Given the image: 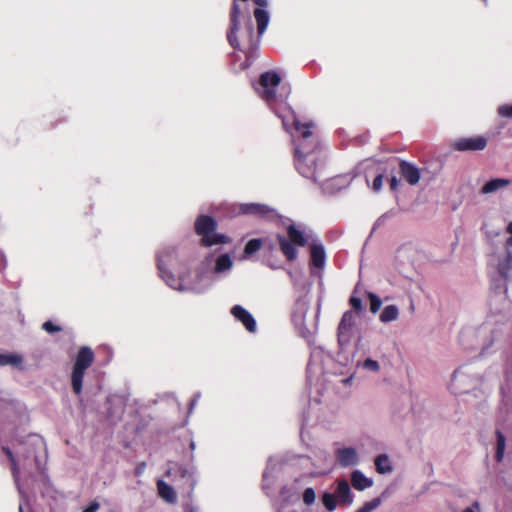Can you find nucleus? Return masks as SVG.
Segmentation results:
<instances>
[{"label":"nucleus","mask_w":512,"mask_h":512,"mask_svg":"<svg viewBox=\"0 0 512 512\" xmlns=\"http://www.w3.org/2000/svg\"><path fill=\"white\" fill-rule=\"evenodd\" d=\"M282 120L284 129L291 135L294 144V165L300 175L320 182L321 147L313 135V123H301L291 109L274 111Z\"/></svg>","instance_id":"f257e3e1"},{"label":"nucleus","mask_w":512,"mask_h":512,"mask_svg":"<svg viewBox=\"0 0 512 512\" xmlns=\"http://www.w3.org/2000/svg\"><path fill=\"white\" fill-rule=\"evenodd\" d=\"M156 261L160 277L176 291L203 293L210 286V282L203 274H197L195 281H190L185 274H181L178 278L174 276L170 268L176 269L181 265L179 255L174 247L167 246L160 249L156 254Z\"/></svg>","instance_id":"f03ea898"},{"label":"nucleus","mask_w":512,"mask_h":512,"mask_svg":"<svg viewBox=\"0 0 512 512\" xmlns=\"http://www.w3.org/2000/svg\"><path fill=\"white\" fill-rule=\"evenodd\" d=\"M254 2L258 6L254 10V17L257 23L258 39L256 41H254L253 39L254 27L249 14L247 15V21L241 33L242 38L247 40L251 50H255L258 48L260 39L262 35L265 33L270 22V14L266 9L269 5L268 0H254Z\"/></svg>","instance_id":"7ed1b4c3"},{"label":"nucleus","mask_w":512,"mask_h":512,"mask_svg":"<svg viewBox=\"0 0 512 512\" xmlns=\"http://www.w3.org/2000/svg\"><path fill=\"white\" fill-rule=\"evenodd\" d=\"M354 493L347 480L338 479L333 492L325 491L321 495V502L328 512L336 510L337 506H350L354 502Z\"/></svg>","instance_id":"20e7f679"},{"label":"nucleus","mask_w":512,"mask_h":512,"mask_svg":"<svg viewBox=\"0 0 512 512\" xmlns=\"http://www.w3.org/2000/svg\"><path fill=\"white\" fill-rule=\"evenodd\" d=\"M216 221L206 215H200L195 221V232L201 236V245L212 247L230 242V238L222 233H217Z\"/></svg>","instance_id":"39448f33"},{"label":"nucleus","mask_w":512,"mask_h":512,"mask_svg":"<svg viewBox=\"0 0 512 512\" xmlns=\"http://www.w3.org/2000/svg\"><path fill=\"white\" fill-rule=\"evenodd\" d=\"M94 352L90 347L83 346L79 349L71 373L73 392L80 395L83 389V379L86 370L93 364Z\"/></svg>","instance_id":"423d86ee"},{"label":"nucleus","mask_w":512,"mask_h":512,"mask_svg":"<svg viewBox=\"0 0 512 512\" xmlns=\"http://www.w3.org/2000/svg\"><path fill=\"white\" fill-rule=\"evenodd\" d=\"M281 83L280 75L275 71H267L260 75L259 88H256L258 95L263 99L269 106L273 103L286 100L288 93L284 95H277L275 89L279 87Z\"/></svg>","instance_id":"0eeeda50"},{"label":"nucleus","mask_w":512,"mask_h":512,"mask_svg":"<svg viewBox=\"0 0 512 512\" xmlns=\"http://www.w3.org/2000/svg\"><path fill=\"white\" fill-rule=\"evenodd\" d=\"M17 453L24 458V462L31 460L35 463L36 469L40 473L44 472V465L39 458V453H43L44 457H46V444L42 437L30 435ZM24 465H26V463H24Z\"/></svg>","instance_id":"6e6552de"},{"label":"nucleus","mask_w":512,"mask_h":512,"mask_svg":"<svg viewBox=\"0 0 512 512\" xmlns=\"http://www.w3.org/2000/svg\"><path fill=\"white\" fill-rule=\"evenodd\" d=\"M355 319V314L352 310L345 311L341 317L337 327V341L341 350H344L353 338Z\"/></svg>","instance_id":"1a4fd4ad"},{"label":"nucleus","mask_w":512,"mask_h":512,"mask_svg":"<svg viewBox=\"0 0 512 512\" xmlns=\"http://www.w3.org/2000/svg\"><path fill=\"white\" fill-rule=\"evenodd\" d=\"M237 212L239 214L251 215L263 220H274L280 217L279 213L275 208L261 203L238 204Z\"/></svg>","instance_id":"9d476101"},{"label":"nucleus","mask_w":512,"mask_h":512,"mask_svg":"<svg viewBox=\"0 0 512 512\" xmlns=\"http://www.w3.org/2000/svg\"><path fill=\"white\" fill-rule=\"evenodd\" d=\"M329 358L330 355L321 346L311 347L310 359L307 365V378L309 381H312L314 376L323 372L324 361Z\"/></svg>","instance_id":"9b49d317"},{"label":"nucleus","mask_w":512,"mask_h":512,"mask_svg":"<svg viewBox=\"0 0 512 512\" xmlns=\"http://www.w3.org/2000/svg\"><path fill=\"white\" fill-rule=\"evenodd\" d=\"M308 311V303L305 299H298L296 308L292 313V320L299 331L301 337L305 338L308 342L313 338V333L305 326L304 318Z\"/></svg>","instance_id":"f8f14e48"},{"label":"nucleus","mask_w":512,"mask_h":512,"mask_svg":"<svg viewBox=\"0 0 512 512\" xmlns=\"http://www.w3.org/2000/svg\"><path fill=\"white\" fill-rule=\"evenodd\" d=\"M474 378L466 371V367L462 366L454 371L451 378L450 390L454 394H461L473 385Z\"/></svg>","instance_id":"ddd939ff"},{"label":"nucleus","mask_w":512,"mask_h":512,"mask_svg":"<svg viewBox=\"0 0 512 512\" xmlns=\"http://www.w3.org/2000/svg\"><path fill=\"white\" fill-rule=\"evenodd\" d=\"M487 146V139L484 136L460 138L453 143L457 151H481Z\"/></svg>","instance_id":"4468645a"},{"label":"nucleus","mask_w":512,"mask_h":512,"mask_svg":"<svg viewBox=\"0 0 512 512\" xmlns=\"http://www.w3.org/2000/svg\"><path fill=\"white\" fill-rule=\"evenodd\" d=\"M231 315L250 333L257 331V323L253 315L241 305H234L230 310Z\"/></svg>","instance_id":"2eb2a0df"},{"label":"nucleus","mask_w":512,"mask_h":512,"mask_svg":"<svg viewBox=\"0 0 512 512\" xmlns=\"http://www.w3.org/2000/svg\"><path fill=\"white\" fill-rule=\"evenodd\" d=\"M335 457L339 466L343 468L356 466L360 461L358 452L354 447H342L336 449Z\"/></svg>","instance_id":"dca6fc26"},{"label":"nucleus","mask_w":512,"mask_h":512,"mask_svg":"<svg viewBox=\"0 0 512 512\" xmlns=\"http://www.w3.org/2000/svg\"><path fill=\"white\" fill-rule=\"evenodd\" d=\"M3 451L5 452V454L7 455L9 460L11 461L13 478H14L15 484L17 486L18 492H19V494L21 496V501L19 503V512H24L25 507L28 506V500H27L26 493H25L23 487L21 486V484L19 482V466H18V463L16 461V458H15L14 454L10 450V448L3 447Z\"/></svg>","instance_id":"f3484780"},{"label":"nucleus","mask_w":512,"mask_h":512,"mask_svg":"<svg viewBox=\"0 0 512 512\" xmlns=\"http://www.w3.org/2000/svg\"><path fill=\"white\" fill-rule=\"evenodd\" d=\"M232 267V257L228 253H223L216 257L212 273L215 279H221L230 274Z\"/></svg>","instance_id":"a211bd4d"},{"label":"nucleus","mask_w":512,"mask_h":512,"mask_svg":"<svg viewBox=\"0 0 512 512\" xmlns=\"http://www.w3.org/2000/svg\"><path fill=\"white\" fill-rule=\"evenodd\" d=\"M282 458L275 456L270 457L267 462V467L263 473V489L268 492L271 489L275 473L278 471L279 467L282 465Z\"/></svg>","instance_id":"6ab92c4d"},{"label":"nucleus","mask_w":512,"mask_h":512,"mask_svg":"<svg viewBox=\"0 0 512 512\" xmlns=\"http://www.w3.org/2000/svg\"><path fill=\"white\" fill-rule=\"evenodd\" d=\"M349 183L350 180L346 176H336L320 182V187L323 193L334 194L348 186Z\"/></svg>","instance_id":"aec40b11"},{"label":"nucleus","mask_w":512,"mask_h":512,"mask_svg":"<svg viewBox=\"0 0 512 512\" xmlns=\"http://www.w3.org/2000/svg\"><path fill=\"white\" fill-rule=\"evenodd\" d=\"M402 177L410 184L416 185L421 177L420 170L412 163L401 160L399 163Z\"/></svg>","instance_id":"412c9836"},{"label":"nucleus","mask_w":512,"mask_h":512,"mask_svg":"<svg viewBox=\"0 0 512 512\" xmlns=\"http://www.w3.org/2000/svg\"><path fill=\"white\" fill-rule=\"evenodd\" d=\"M326 262V251L323 244L315 241L310 245V263L314 267L323 268Z\"/></svg>","instance_id":"4be33fe9"},{"label":"nucleus","mask_w":512,"mask_h":512,"mask_svg":"<svg viewBox=\"0 0 512 512\" xmlns=\"http://www.w3.org/2000/svg\"><path fill=\"white\" fill-rule=\"evenodd\" d=\"M288 239L295 245L305 246L308 242V235L305 234V230L301 229V226H297L291 223L287 226Z\"/></svg>","instance_id":"5701e85b"},{"label":"nucleus","mask_w":512,"mask_h":512,"mask_svg":"<svg viewBox=\"0 0 512 512\" xmlns=\"http://www.w3.org/2000/svg\"><path fill=\"white\" fill-rule=\"evenodd\" d=\"M351 484L354 489L364 491L373 486V479L366 477L361 470H354L350 475Z\"/></svg>","instance_id":"b1692460"},{"label":"nucleus","mask_w":512,"mask_h":512,"mask_svg":"<svg viewBox=\"0 0 512 512\" xmlns=\"http://www.w3.org/2000/svg\"><path fill=\"white\" fill-rule=\"evenodd\" d=\"M277 240L280 246V250L286 257V259L288 261L295 260L298 256V251L294 246L295 244H293L288 238L281 234L277 235Z\"/></svg>","instance_id":"393cba45"},{"label":"nucleus","mask_w":512,"mask_h":512,"mask_svg":"<svg viewBox=\"0 0 512 512\" xmlns=\"http://www.w3.org/2000/svg\"><path fill=\"white\" fill-rule=\"evenodd\" d=\"M512 183L511 179L506 178H493L487 181L481 188L482 194H491L495 193L498 190L506 188Z\"/></svg>","instance_id":"a878e982"},{"label":"nucleus","mask_w":512,"mask_h":512,"mask_svg":"<svg viewBox=\"0 0 512 512\" xmlns=\"http://www.w3.org/2000/svg\"><path fill=\"white\" fill-rule=\"evenodd\" d=\"M157 490L159 496L167 503L174 504L177 501V494L174 488L164 480L157 481Z\"/></svg>","instance_id":"bb28decb"},{"label":"nucleus","mask_w":512,"mask_h":512,"mask_svg":"<svg viewBox=\"0 0 512 512\" xmlns=\"http://www.w3.org/2000/svg\"><path fill=\"white\" fill-rule=\"evenodd\" d=\"M376 471L379 474H389L394 470L393 464L387 454H380L374 460Z\"/></svg>","instance_id":"cd10ccee"},{"label":"nucleus","mask_w":512,"mask_h":512,"mask_svg":"<svg viewBox=\"0 0 512 512\" xmlns=\"http://www.w3.org/2000/svg\"><path fill=\"white\" fill-rule=\"evenodd\" d=\"M512 269V252L507 251L506 255L499 260L497 271L502 278H507Z\"/></svg>","instance_id":"c85d7f7f"},{"label":"nucleus","mask_w":512,"mask_h":512,"mask_svg":"<svg viewBox=\"0 0 512 512\" xmlns=\"http://www.w3.org/2000/svg\"><path fill=\"white\" fill-rule=\"evenodd\" d=\"M23 362V357L15 353H0V366L11 365L13 367H20Z\"/></svg>","instance_id":"c756f323"},{"label":"nucleus","mask_w":512,"mask_h":512,"mask_svg":"<svg viewBox=\"0 0 512 512\" xmlns=\"http://www.w3.org/2000/svg\"><path fill=\"white\" fill-rule=\"evenodd\" d=\"M399 316V309L396 305H387L380 313L379 319L383 323L395 321Z\"/></svg>","instance_id":"7c9ffc66"},{"label":"nucleus","mask_w":512,"mask_h":512,"mask_svg":"<svg viewBox=\"0 0 512 512\" xmlns=\"http://www.w3.org/2000/svg\"><path fill=\"white\" fill-rule=\"evenodd\" d=\"M387 495H388V490L386 489L385 491L382 492V494L379 497L374 498L371 501L364 503L363 506L358 508L355 512H372V511H374L381 505L382 500L385 499L387 497Z\"/></svg>","instance_id":"2f4dec72"},{"label":"nucleus","mask_w":512,"mask_h":512,"mask_svg":"<svg viewBox=\"0 0 512 512\" xmlns=\"http://www.w3.org/2000/svg\"><path fill=\"white\" fill-rule=\"evenodd\" d=\"M178 473L183 479H186L187 482H189L190 489L193 491L195 485H196V469L194 467H184L179 466Z\"/></svg>","instance_id":"473e14b6"},{"label":"nucleus","mask_w":512,"mask_h":512,"mask_svg":"<svg viewBox=\"0 0 512 512\" xmlns=\"http://www.w3.org/2000/svg\"><path fill=\"white\" fill-rule=\"evenodd\" d=\"M497 436V445H496V453H495V459L497 462L502 461L506 446V439L505 436L502 434L501 431L497 430L496 432Z\"/></svg>","instance_id":"72a5a7b5"},{"label":"nucleus","mask_w":512,"mask_h":512,"mask_svg":"<svg viewBox=\"0 0 512 512\" xmlns=\"http://www.w3.org/2000/svg\"><path fill=\"white\" fill-rule=\"evenodd\" d=\"M262 247V240L259 238H253L249 240L244 248V256L249 257L256 253Z\"/></svg>","instance_id":"f704fd0d"},{"label":"nucleus","mask_w":512,"mask_h":512,"mask_svg":"<svg viewBox=\"0 0 512 512\" xmlns=\"http://www.w3.org/2000/svg\"><path fill=\"white\" fill-rule=\"evenodd\" d=\"M368 298L370 301V311L374 314L377 313L381 308L382 300L379 296L372 292L368 293Z\"/></svg>","instance_id":"c9c22d12"},{"label":"nucleus","mask_w":512,"mask_h":512,"mask_svg":"<svg viewBox=\"0 0 512 512\" xmlns=\"http://www.w3.org/2000/svg\"><path fill=\"white\" fill-rule=\"evenodd\" d=\"M349 302L353 308L352 311L354 312L355 316L361 315L364 312V306L360 298L351 296Z\"/></svg>","instance_id":"e433bc0d"},{"label":"nucleus","mask_w":512,"mask_h":512,"mask_svg":"<svg viewBox=\"0 0 512 512\" xmlns=\"http://www.w3.org/2000/svg\"><path fill=\"white\" fill-rule=\"evenodd\" d=\"M362 368L368 371L377 372L380 369L379 363L376 360L367 358L361 364Z\"/></svg>","instance_id":"4c0bfd02"},{"label":"nucleus","mask_w":512,"mask_h":512,"mask_svg":"<svg viewBox=\"0 0 512 512\" xmlns=\"http://www.w3.org/2000/svg\"><path fill=\"white\" fill-rule=\"evenodd\" d=\"M316 494L313 488L308 487L303 492V502L306 505H311L315 502Z\"/></svg>","instance_id":"58836bf2"},{"label":"nucleus","mask_w":512,"mask_h":512,"mask_svg":"<svg viewBox=\"0 0 512 512\" xmlns=\"http://www.w3.org/2000/svg\"><path fill=\"white\" fill-rule=\"evenodd\" d=\"M497 113L503 118H512V104H503L497 108Z\"/></svg>","instance_id":"ea45409f"},{"label":"nucleus","mask_w":512,"mask_h":512,"mask_svg":"<svg viewBox=\"0 0 512 512\" xmlns=\"http://www.w3.org/2000/svg\"><path fill=\"white\" fill-rule=\"evenodd\" d=\"M482 230L484 231L486 237L489 240H493L494 238H496V237H498L500 235V230L499 229H490L487 224H484L482 226Z\"/></svg>","instance_id":"a19ab883"},{"label":"nucleus","mask_w":512,"mask_h":512,"mask_svg":"<svg viewBox=\"0 0 512 512\" xmlns=\"http://www.w3.org/2000/svg\"><path fill=\"white\" fill-rule=\"evenodd\" d=\"M42 328L48 333H55L61 331V327L55 325L51 321H46L43 323Z\"/></svg>","instance_id":"79ce46f5"},{"label":"nucleus","mask_w":512,"mask_h":512,"mask_svg":"<svg viewBox=\"0 0 512 512\" xmlns=\"http://www.w3.org/2000/svg\"><path fill=\"white\" fill-rule=\"evenodd\" d=\"M383 178H384V175L382 173L378 174L374 181H373V185H372V189L375 191V192H379L381 189H382V185H383Z\"/></svg>","instance_id":"37998d69"},{"label":"nucleus","mask_w":512,"mask_h":512,"mask_svg":"<svg viewBox=\"0 0 512 512\" xmlns=\"http://www.w3.org/2000/svg\"><path fill=\"white\" fill-rule=\"evenodd\" d=\"M393 215V212L392 211H389V212H386L384 213L383 215H381L377 220L376 222L374 223V226H373V230H375L377 227L383 225L385 223V221Z\"/></svg>","instance_id":"c03bdc74"},{"label":"nucleus","mask_w":512,"mask_h":512,"mask_svg":"<svg viewBox=\"0 0 512 512\" xmlns=\"http://www.w3.org/2000/svg\"><path fill=\"white\" fill-rule=\"evenodd\" d=\"M200 397H201V393L200 392H197V393L194 394V396L191 399L190 404H189L188 414H191L193 412V410L196 407Z\"/></svg>","instance_id":"a18cd8bd"},{"label":"nucleus","mask_w":512,"mask_h":512,"mask_svg":"<svg viewBox=\"0 0 512 512\" xmlns=\"http://www.w3.org/2000/svg\"><path fill=\"white\" fill-rule=\"evenodd\" d=\"M100 505L97 501H92L83 512H96L99 509Z\"/></svg>","instance_id":"49530a36"},{"label":"nucleus","mask_w":512,"mask_h":512,"mask_svg":"<svg viewBox=\"0 0 512 512\" xmlns=\"http://www.w3.org/2000/svg\"><path fill=\"white\" fill-rule=\"evenodd\" d=\"M474 334V331L471 330V329H468V330H465V331H462L461 335H460V342L461 344L465 347V348H469L468 346L465 345L464 343V338L466 336H470V335H473Z\"/></svg>","instance_id":"de8ad7c7"},{"label":"nucleus","mask_w":512,"mask_h":512,"mask_svg":"<svg viewBox=\"0 0 512 512\" xmlns=\"http://www.w3.org/2000/svg\"><path fill=\"white\" fill-rule=\"evenodd\" d=\"M506 231L510 234V237L506 240V246L512 247V221L507 225Z\"/></svg>","instance_id":"09e8293b"},{"label":"nucleus","mask_w":512,"mask_h":512,"mask_svg":"<svg viewBox=\"0 0 512 512\" xmlns=\"http://www.w3.org/2000/svg\"><path fill=\"white\" fill-rule=\"evenodd\" d=\"M145 468H146V463L145 462H141L137 465V467L135 468V474L137 476H140L143 474V472L145 471Z\"/></svg>","instance_id":"8fccbe9b"},{"label":"nucleus","mask_w":512,"mask_h":512,"mask_svg":"<svg viewBox=\"0 0 512 512\" xmlns=\"http://www.w3.org/2000/svg\"><path fill=\"white\" fill-rule=\"evenodd\" d=\"M398 185H399V181H398L397 177L396 176H392L391 179H390V188H391V190H393V191L397 190Z\"/></svg>","instance_id":"3c124183"},{"label":"nucleus","mask_w":512,"mask_h":512,"mask_svg":"<svg viewBox=\"0 0 512 512\" xmlns=\"http://www.w3.org/2000/svg\"><path fill=\"white\" fill-rule=\"evenodd\" d=\"M249 58H250V56L248 55L245 63L242 66L243 69H246V68H248L250 66L251 63L249 61Z\"/></svg>","instance_id":"603ef678"},{"label":"nucleus","mask_w":512,"mask_h":512,"mask_svg":"<svg viewBox=\"0 0 512 512\" xmlns=\"http://www.w3.org/2000/svg\"><path fill=\"white\" fill-rule=\"evenodd\" d=\"M189 447H190V449H191L192 451H193V450H195V448H196L195 442H194L192 439H191V441H190V443H189Z\"/></svg>","instance_id":"864d4df0"},{"label":"nucleus","mask_w":512,"mask_h":512,"mask_svg":"<svg viewBox=\"0 0 512 512\" xmlns=\"http://www.w3.org/2000/svg\"><path fill=\"white\" fill-rule=\"evenodd\" d=\"M351 381H352V377H348V378L344 379L342 382H343L344 384H348V383H350Z\"/></svg>","instance_id":"5fc2aeb1"},{"label":"nucleus","mask_w":512,"mask_h":512,"mask_svg":"<svg viewBox=\"0 0 512 512\" xmlns=\"http://www.w3.org/2000/svg\"><path fill=\"white\" fill-rule=\"evenodd\" d=\"M188 512H197V509L194 507H189Z\"/></svg>","instance_id":"6e6d98bb"}]
</instances>
